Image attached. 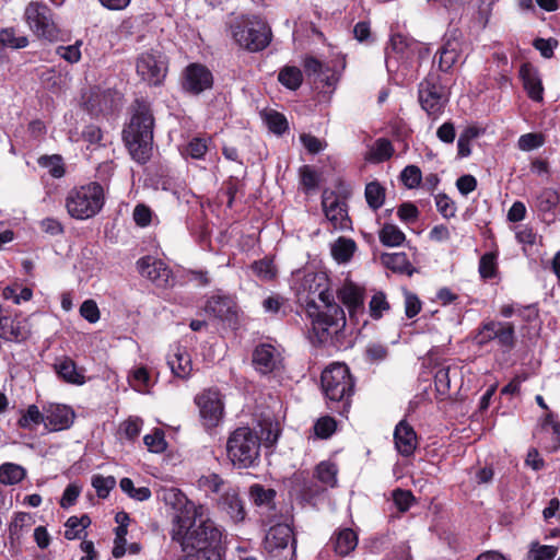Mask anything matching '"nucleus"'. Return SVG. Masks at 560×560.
Listing matches in <instances>:
<instances>
[{"label": "nucleus", "instance_id": "obj_1", "mask_svg": "<svg viewBox=\"0 0 560 560\" xmlns=\"http://www.w3.org/2000/svg\"><path fill=\"white\" fill-rule=\"evenodd\" d=\"M163 500L176 511L171 536L186 552L179 560H222V530L210 518L208 508L189 500L176 488L164 490Z\"/></svg>", "mask_w": 560, "mask_h": 560}, {"label": "nucleus", "instance_id": "obj_2", "mask_svg": "<svg viewBox=\"0 0 560 560\" xmlns=\"http://www.w3.org/2000/svg\"><path fill=\"white\" fill-rule=\"evenodd\" d=\"M154 118L144 102H137L130 122L122 130V139L132 159L145 163L152 153Z\"/></svg>", "mask_w": 560, "mask_h": 560}, {"label": "nucleus", "instance_id": "obj_3", "mask_svg": "<svg viewBox=\"0 0 560 560\" xmlns=\"http://www.w3.org/2000/svg\"><path fill=\"white\" fill-rule=\"evenodd\" d=\"M324 306L326 311L317 313L308 311V339L313 345L339 348L343 345L345 339L347 323L345 311L335 301L326 303Z\"/></svg>", "mask_w": 560, "mask_h": 560}, {"label": "nucleus", "instance_id": "obj_4", "mask_svg": "<svg viewBox=\"0 0 560 560\" xmlns=\"http://www.w3.org/2000/svg\"><path fill=\"white\" fill-rule=\"evenodd\" d=\"M106 202L102 184L89 182L72 187L66 195L65 208L70 218L84 221L97 215Z\"/></svg>", "mask_w": 560, "mask_h": 560}, {"label": "nucleus", "instance_id": "obj_5", "mask_svg": "<svg viewBox=\"0 0 560 560\" xmlns=\"http://www.w3.org/2000/svg\"><path fill=\"white\" fill-rule=\"evenodd\" d=\"M226 453L233 466L253 467L260 456V438L248 427L237 428L228 439Z\"/></svg>", "mask_w": 560, "mask_h": 560}, {"label": "nucleus", "instance_id": "obj_6", "mask_svg": "<svg viewBox=\"0 0 560 560\" xmlns=\"http://www.w3.org/2000/svg\"><path fill=\"white\" fill-rule=\"evenodd\" d=\"M236 44L252 52L264 50L271 42V28L256 15L242 16L231 25Z\"/></svg>", "mask_w": 560, "mask_h": 560}, {"label": "nucleus", "instance_id": "obj_7", "mask_svg": "<svg viewBox=\"0 0 560 560\" xmlns=\"http://www.w3.org/2000/svg\"><path fill=\"white\" fill-rule=\"evenodd\" d=\"M322 388L330 401L341 402L343 413L349 407V399L353 394L354 382L349 368L343 363H332L322 373Z\"/></svg>", "mask_w": 560, "mask_h": 560}, {"label": "nucleus", "instance_id": "obj_8", "mask_svg": "<svg viewBox=\"0 0 560 560\" xmlns=\"http://www.w3.org/2000/svg\"><path fill=\"white\" fill-rule=\"evenodd\" d=\"M264 551L271 560H293L295 557V539L289 524L272 525L264 539Z\"/></svg>", "mask_w": 560, "mask_h": 560}, {"label": "nucleus", "instance_id": "obj_9", "mask_svg": "<svg viewBox=\"0 0 560 560\" xmlns=\"http://www.w3.org/2000/svg\"><path fill=\"white\" fill-rule=\"evenodd\" d=\"M294 290L299 300L310 307H314L317 300L323 304L335 301L334 294L328 289V278L324 272L304 273L296 280Z\"/></svg>", "mask_w": 560, "mask_h": 560}, {"label": "nucleus", "instance_id": "obj_10", "mask_svg": "<svg viewBox=\"0 0 560 560\" xmlns=\"http://www.w3.org/2000/svg\"><path fill=\"white\" fill-rule=\"evenodd\" d=\"M472 340L479 347L495 340L501 348L512 350L516 341L515 327L510 322L486 320L481 323Z\"/></svg>", "mask_w": 560, "mask_h": 560}, {"label": "nucleus", "instance_id": "obj_11", "mask_svg": "<svg viewBox=\"0 0 560 560\" xmlns=\"http://www.w3.org/2000/svg\"><path fill=\"white\" fill-rule=\"evenodd\" d=\"M25 20L30 28L40 38L55 42L59 31L51 19L50 10L38 2H31L25 9Z\"/></svg>", "mask_w": 560, "mask_h": 560}, {"label": "nucleus", "instance_id": "obj_12", "mask_svg": "<svg viewBox=\"0 0 560 560\" xmlns=\"http://www.w3.org/2000/svg\"><path fill=\"white\" fill-rule=\"evenodd\" d=\"M137 73L150 85H159L167 73L166 57L159 50L142 52L136 65Z\"/></svg>", "mask_w": 560, "mask_h": 560}, {"label": "nucleus", "instance_id": "obj_13", "mask_svg": "<svg viewBox=\"0 0 560 560\" xmlns=\"http://www.w3.org/2000/svg\"><path fill=\"white\" fill-rule=\"evenodd\" d=\"M448 101V95L435 75H429L419 86V102L430 116H439Z\"/></svg>", "mask_w": 560, "mask_h": 560}, {"label": "nucleus", "instance_id": "obj_14", "mask_svg": "<svg viewBox=\"0 0 560 560\" xmlns=\"http://www.w3.org/2000/svg\"><path fill=\"white\" fill-rule=\"evenodd\" d=\"M195 404L207 429L214 428L223 418L224 404L221 394L217 389H205L195 397Z\"/></svg>", "mask_w": 560, "mask_h": 560}, {"label": "nucleus", "instance_id": "obj_15", "mask_svg": "<svg viewBox=\"0 0 560 560\" xmlns=\"http://www.w3.org/2000/svg\"><path fill=\"white\" fill-rule=\"evenodd\" d=\"M136 268L142 278L151 281L156 288L166 289L174 284L173 271L159 258L153 256L141 257L137 260Z\"/></svg>", "mask_w": 560, "mask_h": 560}, {"label": "nucleus", "instance_id": "obj_16", "mask_svg": "<svg viewBox=\"0 0 560 560\" xmlns=\"http://www.w3.org/2000/svg\"><path fill=\"white\" fill-rule=\"evenodd\" d=\"M322 206L331 231L351 230L352 222L348 215L347 205L338 195L334 191H324Z\"/></svg>", "mask_w": 560, "mask_h": 560}, {"label": "nucleus", "instance_id": "obj_17", "mask_svg": "<svg viewBox=\"0 0 560 560\" xmlns=\"http://www.w3.org/2000/svg\"><path fill=\"white\" fill-rule=\"evenodd\" d=\"M213 74L198 62L188 65L183 71L182 88L185 92L198 95L213 86Z\"/></svg>", "mask_w": 560, "mask_h": 560}, {"label": "nucleus", "instance_id": "obj_18", "mask_svg": "<svg viewBox=\"0 0 560 560\" xmlns=\"http://www.w3.org/2000/svg\"><path fill=\"white\" fill-rule=\"evenodd\" d=\"M338 300L347 307L351 319L358 320L364 314L365 288L346 280L336 292Z\"/></svg>", "mask_w": 560, "mask_h": 560}, {"label": "nucleus", "instance_id": "obj_19", "mask_svg": "<svg viewBox=\"0 0 560 560\" xmlns=\"http://www.w3.org/2000/svg\"><path fill=\"white\" fill-rule=\"evenodd\" d=\"M75 418L70 406L62 404H45V429L49 432H58L69 429Z\"/></svg>", "mask_w": 560, "mask_h": 560}, {"label": "nucleus", "instance_id": "obj_20", "mask_svg": "<svg viewBox=\"0 0 560 560\" xmlns=\"http://www.w3.org/2000/svg\"><path fill=\"white\" fill-rule=\"evenodd\" d=\"M282 357L280 350L270 345H258L253 353V364L261 374H268L278 369L281 364Z\"/></svg>", "mask_w": 560, "mask_h": 560}, {"label": "nucleus", "instance_id": "obj_21", "mask_svg": "<svg viewBox=\"0 0 560 560\" xmlns=\"http://www.w3.org/2000/svg\"><path fill=\"white\" fill-rule=\"evenodd\" d=\"M415 40L409 39L400 34L390 37L389 45L386 48V66L390 68L393 62L411 63Z\"/></svg>", "mask_w": 560, "mask_h": 560}, {"label": "nucleus", "instance_id": "obj_22", "mask_svg": "<svg viewBox=\"0 0 560 560\" xmlns=\"http://www.w3.org/2000/svg\"><path fill=\"white\" fill-rule=\"evenodd\" d=\"M167 365L174 376L186 380L192 371V362L190 354L185 347L174 345L167 354Z\"/></svg>", "mask_w": 560, "mask_h": 560}, {"label": "nucleus", "instance_id": "obj_23", "mask_svg": "<svg viewBox=\"0 0 560 560\" xmlns=\"http://www.w3.org/2000/svg\"><path fill=\"white\" fill-rule=\"evenodd\" d=\"M30 329L27 322L19 317L0 316V338L7 341L21 342L27 339Z\"/></svg>", "mask_w": 560, "mask_h": 560}, {"label": "nucleus", "instance_id": "obj_24", "mask_svg": "<svg viewBox=\"0 0 560 560\" xmlns=\"http://www.w3.org/2000/svg\"><path fill=\"white\" fill-rule=\"evenodd\" d=\"M54 370L58 377L65 383L81 386L85 384V370L78 368L75 362L69 357H61L56 360Z\"/></svg>", "mask_w": 560, "mask_h": 560}, {"label": "nucleus", "instance_id": "obj_25", "mask_svg": "<svg viewBox=\"0 0 560 560\" xmlns=\"http://www.w3.org/2000/svg\"><path fill=\"white\" fill-rule=\"evenodd\" d=\"M395 447L402 456H410L417 448V434L406 421H400L394 432Z\"/></svg>", "mask_w": 560, "mask_h": 560}, {"label": "nucleus", "instance_id": "obj_26", "mask_svg": "<svg viewBox=\"0 0 560 560\" xmlns=\"http://www.w3.org/2000/svg\"><path fill=\"white\" fill-rule=\"evenodd\" d=\"M439 67L442 71L451 70L462 56V43L457 38L445 40L439 51Z\"/></svg>", "mask_w": 560, "mask_h": 560}, {"label": "nucleus", "instance_id": "obj_27", "mask_svg": "<svg viewBox=\"0 0 560 560\" xmlns=\"http://www.w3.org/2000/svg\"><path fill=\"white\" fill-rule=\"evenodd\" d=\"M358 249L357 243L349 237L340 236L330 244V254L336 262L345 265L351 261Z\"/></svg>", "mask_w": 560, "mask_h": 560}, {"label": "nucleus", "instance_id": "obj_28", "mask_svg": "<svg viewBox=\"0 0 560 560\" xmlns=\"http://www.w3.org/2000/svg\"><path fill=\"white\" fill-rule=\"evenodd\" d=\"M249 497L254 504L260 509L261 514L268 513L275 508L276 491L273 489H267L255 483L249 488Z\"/></svg>", "mask_w": 560, "mask_h": 560}, {"label": "nucleus", "instance_id": "obj_29", "mask_svg": "<svg viewBox=\"0 0 560 560\" xmlns=\"http://www.w3.org/2000/svg\"><path fill=\"white\" fill-rule=\"evenodd\" d=\"M34 524V518L30 513L18 512L13 515L9 525V539L12 545L19 544L23 535L30 530Z\"/></svg>", "mask_w": 560, "mask_h": 560}, {"label": "nucleus", "instance_id": "obj_30", "mask_svg": "<svg viewBox=\"0 0 560 560\" xmlns=\"http://www.w3.org/2000/svg\"><path fill=\"white\" fill-rule=\"evenodd\" d=\"M560 202V195L552 188H545L536 198V207L538 211L546 217H550L548 221H555V210Z\"/></svg>", "mask_w": 560, "mask_h": 560}, {"label": "nucleus", "instance_id": "obj_31", "mask_svg": "<svg viewBox=\"0 0 560 560\" xmlns=\"http://www.w3.org/2000/svg\"><path fill=\"white\" fill-rule=\"evenodd\" d=\"M336 553L341 557L348 556L358 545V536L350 528L340 529L331 538Z\"/></svg>", "mask_w": 560, "mask_h": 560}, {"label": "nucleus", "instance_id": "obj_32", "mask_svg": "<svg viewBox=\"0 0 560 560\" xmlns=\"http://www.w3.org/2000/svg\"><path fill=\"white\" fill-rule=\"evenodd\" d=\"M128 383L135 390L142 394L149 393L154 384L149 370L143 365H137L130 370Z\"/></svg>", "mask_w": 560, "mask_h": 560}, {"label": "nucleus", "instance_id": "obj_33", "mask_svg": "<svg viewBox=\"0 0 560 560\" xmlns=\"http://www.w3.org/2000/svg\"><path fill=\"white\" fill-rule=\"evenodd\" d=\"M210 142V138L194 137L179 149L180 155L185 160H203L209 150Z\"/></svg>", "mask_w": 560, "mask_h": 560}, {"label": "nucleus", "instance_id": "obj_34", "mask_svg": "<svg viewBox=\"0 0 560 560\" xmlns=\"http://www.w3.org/2000/svg\"><path fill=\"white\" fill-rule=\"evenodd\" d=\"M221 504L233 522L244 521L246 515L244 504L235 491L226 492L222 498Z\"/></svg>", "mask_w": 560, "mask_h": 560}, {"label": "nucleus", "instance_id": "obj_35", "mask_svg": "<svg viewBox=\"0 0 560 560\" xmlns=\"http://www.w3.org/2000/svg\"><path fill=\"white\" fill-rule=\"evenodd\" d=\"M26 476V469L19 464L8 462L0 465V483L4 486L18 485Z\"/></svg>", "mask_w": 560, "mask_h": 560}, {"label": "nucleus", "instance_id": "obj_36", "mask_svg": "<svg viewBox=\"0 0 560 560\" xmlns=\"http://www.w3.org/2000/svg\"><path fill=\"white\" fill-rule=\"evenodd\" d=\"M40 423L45 425V405L42 409L37 405H30L18 420L19 427L26 430H33Z\"/></svg>", "mask_w": 560, "mask_h": 560}, {"label": "nucleus", "instance_id": "obj_37", "mask_svg": "<svg viewBox=\"0 0 560 560\" xmlns=\"http://www.w3.org/2000/svg\"><path fill=\"white\" fill-rule=\"evenodd\" d=\"M90 525L91 518L86 514L80 517L70 516L65 523V537L68 540L79 539Z\"/></svg>", "mask_w": 560, "mask_h": 560}, {"label": "nucleus", "instance_id": "obj_38", "mask_svg": "<svg viewBox=\"0 0 560 560\" xmlns=\"http://www.w3.org/2000/svg\"><path fill=\"white\" fill-rule=\"evenodd\" d=\"M337 465L329 460L320 462L315 469V477L326 487L334 488L337 486L338 479Z\"/></svg>", "mask_w": 560, "mask_h": 560}, {"label": "nucleus", "instance_id": "obj_39", "mask_svg": "<svg viewBox=\"0 0 560 560\" xmlns=\"http://www.w3.org/2000/svg\"><path fill=\"white\" fill-rule=\"evenodd\" d=\"M278 81L289 90H296L303 81L302 71L298 67L285 66L279 71Z\"/></svg>", "mask_w": 560, "mask_h": 560}, {"label": "nucleus", "instance_id": "obj_40", "mask_svg": "<svg viewBox=\"0 0 560 560\" xmlns=\"http://www.w3.org/2000/svg\"><path fill=\"white\" fill-rule=\"evenodd\" d=\"M261 117L268 129L276 135H282L289 128L287 118L279 112L273 109L264 110Z\"/></svg>", "mask_w": 560, "mask_h": 560}, {"label": "nucleus", "instance_id": "obj_41", "mask_svg": "<svg viewBox=\"0 0 560 560\" xmlns=\"http://www.w3.org/2000/svg\"><path fill=\"white\" fill-rule=\"evenodd\" d=\"M2 298L7 301H12L14 304L30 301L33 292L30 288L22 287L20 283H12L2 289Z\"/></svg>", "mask_w": 560, "mask_h": 560}, {"label": "nucleus", "instance_id": "obj_42", "mask_svg": "<svg viewBox=\"0 0 560 560\" xmlns=\"http://www.w3.org/2000/svg\"><path fill=\"white\" fill-rule=\"evenodd\" d=\"M378 237L381 243L388 247L399 246L406 238L404 232L394 224H385L381 229Z\"/></svg>", "mask_w": 560, "mask_h": 560}, {"label": "nucleus", "instance_id": "obj_43", "mask_svg": "<svg viewBox=\"0 0 560 560\" xmlns=\"http://www.w3.org/2000/svg\"><path fill=\"white\" fill-rule=\"evenodd\" d=\"M205 310L215 317L223 318L230 313L231 301L225 296L213 295L207 300Z\"/></svg>", "mask_w": 560, "mask_h": 560}, {"label": "nucleus", "instance_id": "obj_44", "mask_svg": "<svg viewBox=\"0 0 560 560\" xmlns=\"http://www.w3.org/2000/svg\"><path fill=\"white\" fill-rule=\"evenodd\" d=\"M365 199L373 210L380 209L385 200V188L377 182H371L365 186Z\"/></svg>", "mask_w": 560, "mask_h": 560}, {"label": "nucleus", "instance_id": "obj_45", "mask_svg": "<svg viewBox=\"0 0 560 560\" xmlns=\"http://www.w3.org/2000/svg\"><path fill=\"white\" fill-rule=\"evenodd\" d=\"M252 269L261 281H271L277 277V268L273 260L264 258L252 264Z\"/></svg>", "mask_w": 560, "mask_h": 560}, {"label": "nucleus", "instance_id": "obj_46", "mask_svg": "<svg viewBox=\"0 0 560 560\" xmlns=\"http://www.w3.org/2000/svg\"><path fill=\"white\" fill-rule=\"evenodd\" d=\"M122 492L128 494L133 500L147 501L151 498V490L148 487L136 488L130 478H122L119 482Z\"/></svg>", "mask_w": 560, "mask_h": 560}, {"label": "nucleus", "instance_id": "obj_47", "mask_svg": "<svg viewBox=\"0 0 560 560\" xmlns=\"http://www.w3.org/2000/svg\"><path fill=\"white\" fill-rule=\"evenodd\" d=\"M456 374V369L444 366L436 371L434 376L435 389L441 396H447L451 389V373Z\"/></svg>", "mask_w": 560, "mask_h": 560}, {"label": "nucleus", "instance_id": "obj_48", "mask_svg": "<svg viewBox=\"0 0 560 560\" xmlns=\"http://www.w3.org/2000/svg\"><path fill=\"white\" fill-rule=\"evenodd\" d=\"M28 44L25 36H18L13 28H4L0 32V50L3 47L24 48Z\"/></svg>", "mask_w": 560, "mask_h": 560}, {"label": "nucleus", "instance_id": "obj_49", "mask_svg": "<svg viewBox=\"0 0 560 560\" xmlns=\"http://www.w3.org/2000/svg\"><path fill=\"white\" fill-rule=\"evenodd\" d=\"M394 153L393 144L389 140L381 138L377 139L371 150V160L374 162H384Z\"/></svg>", "mask_w": 560, "mask_h": 560}, {"label": "nucleus", "instance_id": "obj_50", "mask_svg": "<svg viewBox=\"0 0 560 560\" xmlns=\"http://www.w3.org/2000/svg\"><path fill=\"white\" fill-rule=\"evenodd\" d=\"M524 88L528 96L536 102L542 101L544 88L541 81L536 74H523Z\"/></svg>", "mask_w": 560, "mask_h": 560}, {"label": "nucleus", "instance_id": "obj_51", "mask_svg": "<svg viewBox=\"0 0 560 560\" xmlns=\"http://www.w3.org/2000/svg\"><path fill=\"white\" fill-rule=\"evenodd\" d=\"M38 164L47 168L48 173L55 178H60L65 175L63 162L60 155L40 156Z\"/></svg>", "mask_w": 560, "mask_h": 560}, {"label": "nucleus", "instance_id": "obj_52", "mask_svg": "<svg viewBox=\"0 0 560 560\" xmlns=\"http://www.w3.org/2000/svg\"><path fill=\"white\" fill-rule=\"evenodd\" d=\"M382 259L384 264L394 271L407 272L410 267V262L405 253L385 254Z\"/></svg>", "mask_w": 560, "mask_h": 560}, {"label": "nucleus", "instance_id": "obj_53", "mask_svg": "<svg viewBox=\"0 0 560 560\" xmlns=\"http://www.w3.org/2000/svg\"><path fill=\"white\" fill-rule=\"evenodd\" d=\"M400 180L409 188H418L422 180L421 170L416 165H407L400 173Z\"/></svg>", "mask_w": 560, "mask_h": 560}, {"label": "nucleus", "instance_id": "obj_54", "mask_svg": "<svg viewBox=\"0 0 560 560\" xmlns=\"http://www.w3.org/2000/svg\"><path fill=\"white\" fill-rule=\"evenodd\" d=\"M497 256L493 253H487L479 260V273L482 279H492L497 275Z\"/></svg>", "mask_w": 560, "mask_h": 560}, {"label": "nucleus", "instance_id": "obj_55", "mask_svg": "<svg viewBox=\"0 0 560 560\" xmlns=\"http://www.w3.org/2000/svg\"><path fill=\"white\" fill-rule=\"evenodd\" d=\"M557 553L558 549L553 546L533 542L528 551V558L530 560H553Z\"/></svg>", "mask_w": 560, "mask_h": 560}, {"label": "nucleus", "instance_id": "obj_56", "mask_svg": "<svg viewBox=\"0 0 560 560\" xmlns=\"http://www.w3.org/2000/svg\"><path fill=\"white\" fill-rule=\"evenodd\" d=\"M116 479L113 476L104 477L102 475H95L92 478V486L95 489L100 498L105 499L110 490L115 487Z\"/></svg>", "mask_w": 560, "mask_h": 560}, {"label": "nucleus", "instance_id": "obj_57", "mask_svg": "<svg viewBox=\"0 0 560 560\" xmlns=\"http://www.w3.org/2000/svg\"><path fill=\"white\" fill-rule=\"evenodd\" d=\"M81 40H77L72 45L59 46L56 49L58 56L69 63H77L81 59Z\"/></svg>", "mask_w": 560, "mask_h": 560}, {"label": "nucleus", "instance_id": "obj_58", "mask_svg": "<svg viewBox=\"0 0 560 560\" xmlns=\"http://www.w3.org/2000/svg\"><path fill=\"white\" fill-rule=\"evenodd\" d=\"M336 420L332 417L325 416L316 421L314 432L318 438L327 439L336 431Z\"/></svg>", "mask_w": 560, "mask_h": 560}, {"label": "nucleus", "instance_id": "obj_59", "mask_svg": "<svg viewBox=\"0 0 560 560\" xmlns=\"http://www.w3.org/2000/svg\"><path fill=\"white\" fill-rule=\"evenodd\" d=\"M143 441L150 452L161 453L166 448L164 433L161 430H155L153 433L147 434Z\"/></svg>", "mask_w": 560, "mask_h": 560}, {"label": "nucleus", "instance_id": "obj_60", "mask_svg": "<svg viewBox=\"0 0 560 560\" xmlns=\"http://www.w3.org/2000/svg\"><path fill=\"white\" fill-rule=\"evenodd\" d=\"M435 206L441 215L445 219H450L455 215L456 207L454 201L445 194H439L435 196Z\"/></svg>", "mask_w": 560, "mask_h": 560}, {"label": "nucleus", "instance_id": "obj_61", "mask_svg": "<svg viewBox=\"0 0 560 560\" xmlns=\"http://www.w3.org/2000/svg\"><path fill=\"white\" fill-rule=\"evenodd\" d=\"M389 308V304L383 292L375 293L370 301V314L373 318L382 317L383 312Z\"/></svg>", "mask_w": 560, "mask_h": 560}, {"label": "nucleus", "instance_id": "obj_62", "mask_svg": "<svg viewBox=\"0 0 560 560\" xmlns=\"http://www.w3.org/2000/svg\"><path fill=\"white\" fill-rule=\"evenodd\" d=\"M544 144V137L539 133H525L520 137L517 145L522 151H532Z\"/></svg>", "mask_w": 560, "mask_h": 560}, {"label": "nucleus", "instance_id": "obj_63", "mask_svg": "<svg viewBox=\"0 0 560 560\" xmlns=\"http://www.w3.org/2000/svg\"><path fill=\"white\" fill-rule=\"evenodd\" d=\"M152 210L144 203H138L132 212L133 221L140 228H145L150 225L152 221Z\"/></svg>", "mask_w": 560, "mask_h": 560}, {"label": "nucleus", "instance_id": "obj_64", "mask_svg": "<svg viewBox=\"0 0 560 560\" xmlns=\"http://www.w3.org/2000/svg\"><path fill=\"white\" fill-rule=\"evenodd\" d=\"M81 491H82V488L80 485H78V483L68 485L62 493L61 499H60V506L63 509H68L70 506H72L77 502Z\"/></svg>", "mask_w": 560, "mask_h": 560}]
</instances>
